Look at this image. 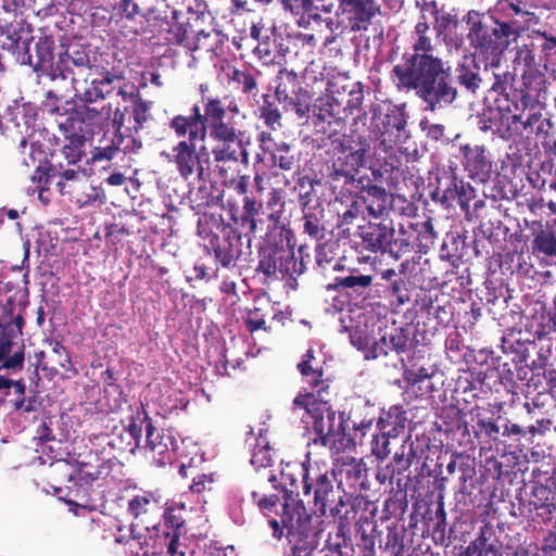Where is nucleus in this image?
<instances>
[{"mask_svg":"<svg viewBox=\"0 0 556 556\" xmlns=\"http://www.w3.org/2000/svg\"><path fill=\"white\" fill-rule=\"evenodd\" d=\"M391 79L399 91L414 93L426 111L454 106L459 97L453 68L439 53L397 61L391 70Z\"/></svg>","mask_w":556,"mask_h":556,"instance_id":"obj_2","label":"nucleus"},{"mask_svg":"<svg viewBox=\"0 0 556 556\" xmlns=\"http://www.w3.org/2000/svg\"><path fill=\"white\" fill-rule=\"evenodd\" d=\"M2 48L8 50L20 64L30 62V43L34 40L33 29L29 24L14 22L5 25L0 30Z\"/></svg>","mask_w":556,"mask_h":556,"instance_id":"obj_23","label":"nucleus"},{"mask_svg":"<svg viewBox=\"0 0 556 556\" xmlns=\"http://www.w3.org/2000/svg\"><path fill=\"white\" fill-rule=\"evenodd\" d=\"M100 440V445H102V447H105L106 452H111L112 454H115L114 452H119L121 454L129 452L131 454H135L136 450L130 448V441L127 439L125 432H122L118 435L105 434L102 435Z\"/></svg>","mask_w":556,"mask_h":556,"instance_id":"obj_64","label":"nucleus"},{"mask_svg":"<svg viewBox=\"0 0 556 556\" xmlns=\"http://www.w3.org/2000/svg\"><path fill=\"white\" fill-rule=\"evenodd\" d=\"M164 506L161 495L141 491L128 501L127 513L132 517L135 526L143 527L147 531H160Z\"/></svg>","mask_w":556,"mask_h":556,"instance_id":"obj_16","label":"nucleus"},{"mask_svg":"<svg viewBox=\"0 0 556 556\" xmlns=\"http://www.w3.org/2000/svg\"><path fill=\"white\" fill-rule=\"evenodd\" d=\"M457 75L455 76L456 85L463 86L469 93L476 94L482 85V77L480 76V66L477 64L476 59L466 58L456 68Z\"/></svg>","mask_w":556,"mask_h":556,"instance_id":"obj_45","label":"nucleus"},{"mask_svg":"<svg viewBox=\"0 0 556 556\" xmlns=\"http://www.w3.org/2000/svg\"><path fill=\"white\" fill-rule=\"evenodd\" d=\"M386 334L391 346V351L401 357L400 359L403 367H406L405 361L402 356L404 354H408L418 344L414 329L409 325H406L404 327L393 328L390 332H386Z\"/></svg>","mask_w":556,"mask_h":556,"instance_id":"obj_42","label":"nucleus"},{"mask_svg":"<svg viewBox=\"0 0 556 556\" xmlns=\"http://www.w3.org/2000/svg\"><path fill=\"white\" fill-rule=\"evenodd\" d=\"M223 236L214 235L210 240V249L212 250L216 263L227 269L237 266L238 260L243 254L244 242L242 232L235 227L227 225L223 227Z\"/></svg>","mask_w":556,"mask_h":556,"instance_id":"obj_17","label":"nucleus"},{"mask_svg":"<svg viewBox=\"0 0 556 556\" xmlns=\"http://www.w3.org/2000/svg\"><path fill=\"white\" fill-rule=\"evenodd\" d=\"M359 199L374 218H382L387 214L388 207L394 208L396 202L406 204V207L401 208L402 213H405L406 210L412 211L413 207V204L408 203L405 198L388 193L386 188L380 185L368 188V194L359 195Z\"/></svg>","mask_w":556,"mask_h":556,"instance_id":"obj_33","label":"nucleus"},{"mask_svg":"<svg viewBox=\"0 0 556 556\" xmlns=\"http://www.w3.org/2000/svg\"><path fill=\"white\" fill-rule=\"evenodd\" d=\"M527 239L533 255L544 258H556V217L553 220H527Z\"/></svg>","mask_w":556,"mask_h":556,"instance_id":"obj_22","label":"nucleus"},{"mask_svg":"<svg viewBox=\"0 0 556 556\" xmlns=\"http://www.w3.org/2000/svg\"><path fill=\"white\" fill-rule=\"evenodd\" d=\"M406 412H404L399 406H392L389 408L388 412H384L380 416L378 420V426L380 431H383L384 434L393 437L394 439L404 432L406 428Z\"/></svg>","mask_w":556,"mask_h":556,"instance_id":"obj_46","label":"nucleus"},{"mask_svg":"<svg viewBox=\"0 0 556 556\" xmlns=\"http://www.w3.org/2000/svg\"><path fill=\"white\" fill-rule=\"evenodd\" d=\"M405 532L404 528L388 527L384 544L380 546L379 556H405Z\"/></svg>","mask_w":556,"mask_h":556,"instance_id":"obj_51","label":"nucleus"},{"mask_svg":"<svg viewBox=\"0 0 556 556\" xmlns=\"http://www.w3.org/2000/svg\"><path fill=\"white\" fill-rule=\"evenodd\" d=\"M282 99L276 94H264L263 103L258 108V117L264 122L269 130H277L281 127V112L279 104Z\"/></svg>","mask_w":556,"mask_h":556,"instance_id":"obj_49","label":"nucleus"},{"mask_svg":"<svg viewBox=\"0 0 556 556\" xmlns=\"http://www.w3.org/2000/svg\"><path fill=\"white\" fill-rule=\"evenodd\" d=\"M51 352L49 355V362L51 363V370L58 372L63 370L67 377H74L78 375L77 368L74 366L67 349L59 341H49Z\"/></svg>","mask_w":556,"mask_h":556,"instance_id":"obj_47","label":"nucleus"},{"mask_svg":"<svg viewBox=\"0 0 556 556\" xmlns=\"http://www.w3.org/2000/svg\"><path fill=\"white\" fill-rule=\"evenodd\" d=\"M525 87L513 90L514 103L508 130V141L532 136L535 110L540 106V93L543 88L541 77L525 76Z\"/></svg>","mask_w":556,"mask_h":556,"instance_id":"obj_8","label":"nucleus"},{"mask_svg":"<svg viewBox=\"0 0 556 556\" xmlns=\"http://www.w3.org/2000/svg\"><path fill=\"white\" fill-rule=\"evenodd\" d=\"M63 142L60 148L54 147L51 157L64 160L67 166L76 165L85 156L86 143L93 136L91 130L85 129L83 119H66L60 125Z\"/></svg>","mask_w":556,"mask_h":556,"instance_id":"obj_15","label":"nucleus"},{"mask_svg":"<svg viewBox=\"0 0 556 556\" xmlns=\"http://www.w3.org/2000/svg\"><path fill=\"white\" fill-rule=\"evenodd\" d=\"M406 117L403 112L392 111L384 115L382 119V129H378L376 136H383L386 134L394 135L395 137H400L401 132L406 127Z\"/></svg>","mask_w":556,"mask_h":556,"instance_id":"obj_61","label":"nucleus"},{"mask_svg":"<svg viewBox=\"0 0 556 556\" xmlns=\"http://www.w3.org/2000/svg\"><path fill=\"white\" fill-rule=\"evenodd\" d=\"M409 228L415 232V240L419 252H427L433 247L437 232L431 219L419 223H409Z\"/></svg>","mask_w":556,"mask_h":556,"instance_id":"obj_54","label":"nucleus"},{"mask_svg":"<svg viewBox=\"0 0 556 556\" xmlns=\"http://www.w3.org/2000/svg\"><path fill=\"white\" fill-rule=\"evenodd\" d=\"M445 178L446 182L442 189L443 205L448 207L456 202L465 216L468 217L470 214V201L476 198V189L470 182L459 177L455 168H451Z\"/></svg>","mask_w":556,"mask_h":556,"instance_id":"obj_29","label":"nucleus"},{"mask_svg":"<svg viewBox=\"0 0 556 556\" xmlns=\"http://www.w3.org/2000/svg\"><path fill=\"white\" fill-rule=\"evenodd\" d=\"M329 400H317L314 393H299L293 402V410L304 409L313 419V429L317 435L315 443L332 446L342 442L348 428L344 413H338L329 405Z\"/></svg>","mask_w":556,"mask_h":556,"instance_id":"obj_6","label":"nucleus"},{"mask_svg":"<svg viewBox=\"0 0 556 556\" xmlns=\"http://www.w3.org/2000/svg\"><path fill=\"white\" fill-rule=\"evenodd\" d=\"M556 477H546L544 482L534 481L531 486L529 498L530 510L535 511V516L541 522L547 523L553 518L556 510Z\"/></svg>","mask_w":556,"mask_h":556,"instance_id":"obj_27","label":"nucleus"},{"mask_svg":"<svg viewBox=\"0 0 556 556\" xmlns=\"http://www.w3.org/2000/svg\"><path fill=\"white\" fill-rule=\"evenodd\" d=\"M281 4L285 12H290L293 15L306 13L313 20L320 18V14L314 13V0H271Z\"/></svg>","mask_w":556,"mask_h":556,"instance_id":"obj_62","label":"nucleus"},{"mask_svg":"<svg viewBox=\"0 0 556 556\" xmlns=\"http://www.w3.org/2000/svg\"><path fill=\"white\" fill-rule=\"evenodd\" d=\"M502 544L491 526H483L479 535L464 551V556H501Z\"/></svg>","mask_w":556,"mask_h":556,"instance_id":"obj_39","label":"nucleus"},{"mask_svg":"<svg viewBox=\"0 0 556 556\" xmlns=\"http://www.w3.org/2000/svg\"><path fill=\"white\" fill-rule=\"evenodd\" d=\"M458 24L457 16L445 10L442 14L435 16L433 21V29L437 38L447 42L451 40V35L455 33Z\"/></svg>","mask_w":556,"mask_h":556,"instance_id":"obj_57","label":"nucleus"},{"mask_svg":"<svg viewBox=\"0 0 556 556\" xmlns=\"http://www.w3.org/2000/svg\"><path fill=\"white\" fill-rule=\"evenodd\" d=\"M370 143L367 137L357 136L356 139L344 136L340 143V154L333 159L327 174L328 182L337 188L339 182L351 185L358 175L359 169L365 166Z\"/></svg>","mask_w":556,"mask_h":556,"instance_id":"obj_11","label":"nucleus"},{"mask_svg":"<svg viewBox=\"0 0 556 556\" xmlns=\"http://www.w3.org/2000/svg\"><path fill=\"white\" fill-rule=\"evenodd\" d=\"M511 352L515 354L513 362L515 368L517 366H530L533 358L538 355V337L533 340H527L525 342L516 341L510 346Z\"/></svg>","mask_w":556,"mask_h":556,"instance_id":"obj_56","label":"nucleus"},{"mask_svg":"<svg viewBox=\"0 0 556 556\" xmlns=\"http://www.w3.org/2000/svg\"><path fill=\"white\" fill-rule=\"evenodd\" d=\"M476 20H472L469 13L470 28L468 37L471 43L482 53L500 55L508 47L517 42L521 27L513 26L507 21L494 20L493 25H488L476 13Z\"/></svg>","mask_w":556,"mask_h":556,"instance_id":"obj_12","label":"nucleus"},{"mask_svg":"<svg viewBox=\"0 0 556 556\" xmlns=\"http://www.w3.org/2000/svg\"><path fill=\"white\" fill-rule=\"evenodd\" d=\"M536 67H547L556 59V36L547 31L531 30L526 35Z\"/></svg>","mask_w":556,"mask_h":556,"instance_id":"obj_36","label":"nucleus"},{"mask_svg":"<svg viewBox=\"0 0 556 556\" xmlns=\"http://www.w3.org/2000/svg\"><path fill=\"white\" fill-rule=\"evenodd\" d=\"M378 534L377 526L367 517L359 519L355 523V540L357 556H375L376 538Z\"/></svg>","mask_w":556,"mask_h":556,"instance_id":"obj_43","label":"nucleus"},{"mask_svg":"<svg viewBox=\"0 0 556 556\" xmlns=\"http://www.w3.org/2000/svg\"><path fill=\"white\" fill-rule=\"evenodd\" d=\"M200 103H194L189 113H179L173 118L204 138L208 135L216 142L212 155L219 173L225 172L219 163H238L240 156L242 162H248L249 153L243 148L242 132L232 117L227 116L225 101L218 96L202 94Z\"/></svg>","mask_w":556,"mask_h":556,"instance_id":"obj_3","label":"nucleus"},{"mask_svg":"<svg viewBox=\"0 0 556 556\" xmlns=\"http://www.w3.org/2000/svg\"><path fill=\"white\" fill-rule=\"evenodd\" d=\"M304 91L294 71L282 68L277 75V86L275 94L279 99H291L293 94Z\"/></svg>","mask_w":556,"mask_h":556,"instance_id":"obj_50","label":"nucleus"},{"mask_svg":"<svg viewBox=\"0 0 556 556\" xmlns=\"http://www.w3.org/2000/svg\"><path fill=\"white\" fill-rule=\"evenodd\" d=\"M184 513V506H164V514L162 515V521L165 528L164 540L166 544V552L170 556H185L184 552H178L179 538L187 532Z\"/></svg>","mask_w":556,"mask_h":556,"instance_id":"obj_31","label":"nucleus"},{"mask_svg":"<svg viewBox=\"0 0 556 556\" xmlns=\"http://www.w3.org/2000/svg\"><path fill=\"white\" fill-rule=\"evenodd\" d=\"M526 7L527 4L520 0L498 1L496 4V10L502 11L505 16L509 18L507 21L509 24L521 27V29H518L519 37L525 31H528L532 25H536L539 23L536 14L528 11Z\"/></svg>","mask_w":556,"mask_h":556,"instance_id":"obj_38","label":"nucleus"},{"mask_svg":"<svg viewBox=\"0 0 556 556\" xmlns=\"http://www.w3.org/2000/svg\"><path fill=\"white\" fill-rule=\"evenodd\" d=\"M11 389H13L14 397L8 401L9 405L13 410L17 408V402L25 400L26 397V384L23 379L13 380L7 376H0V392L5 396L11 395Z\"/></svg>","mask_w":556,"mask_h":556,"instance_id":"obj_58","label":"nucleus"},{"mask_svg":"<svg viewBox=\"0 0 556 556\" xmlns=\"http://www.w3.org/2000/svg\"><path fill=\"white\" fill-rule=\"evenodd\" d=\"M417 247L415 240V232L404 225H400L399 235L396 238L392 237V252L396 255L412 252Z\"/></svg>","mask_w":556,"mask_h":556,"instance_id":"obj_60","label":"nucleus"},{"mask_svg":"<svg viewBox=\"0 0 556 556\" xmlns=\"http://www.w3.org/2000/svg\"><path fill=\"white\" fill-rule=\"evenodd\" d=\"M361 213L359 204L357 201H353L344 212L338 214L337 228L339 235L342 237H349L351 235V226L358 218Z\"/></svg>","mask_w":556,"mask_h":556,"instance_id":"obj_63","label":"nucleus"},{"mask_svg":"<svg viewBox=\"0 0 556 556\" xmlns=\"http://www.w3.org/2000/svg\"><path fill=\"white\" fill-rule=\"evenodd\" d=\"M332 271L339 273L326 286L327 291H334L339 295L333 298V307L341 312L346 304L355 301L371 287L374 277L364 275L358 268H345L342 262H334Z\"/></svg>","mask_w":556,"mask_h":556,"instance_id":"obj_14","label":"nucleus"},{"mask_svg":"<svg viewBox=\"0 0 556 556\" xmlns=\"http://www.w3.org/2000/svg\"><path fill=\"white\" fill-rule=\"evenodd\" d=\"M329 477L337 481L338 489H350L357 492L367 490V468L363 459L352 456H341L332 465Z\"/></svg>","mask_w":556,"mask_h":556,"instance_id":"obj_18","label":"nucleus"},{"mask_svg":"<svg viewBox=\"0 0 556 556\" xmlns=\"http://www.w3.org/2000/svg\"><path fill=\"white\" fill-rule=\"evenodd\" d=\"M298 370L312 390L309 393H314L317 400L328 399L331 380L329 377H325L324 368L317 362L313 349H308L303 355L302 361L298 364Z\"/></svg>","mask_w":556,"mask_h":556,"instance_id":"obj_28","label":"nucleus"},{"mask_svg":"<svg viewBox=\"0 0 556 556\" xmlns=\"http://www.w3.org/2000/svg\"><path fill=\"white\" fill-rule=\"evenodd\" d=\"M311 202L309 192L300 195L303 233L308 236L311 240L319 242L326 237L325 208L319 203L312 204Z\"/></svg>","mask_w":556,"mask_h":556,"instance_id":"obj_32","label":"nucleus"},{"mask_svg":"<svg viewBox=\"0 0 556 556\" xmlns=\"http://www.w3.org/2000/svg\"><path fill=\"white\" fill-rule=\"evenodd\" d=\"M99 77L90 79V87L85 89L78 98L84 103H93L98 100H103L106 94L111 92L106 87L111 86L116 80H123L125 78L123 72L109 71L105 67L98 65V72H93Z\"/></svg>","mask_w":556,"mask_h":556,"instance_id":"obj_37","label":"nucleus"},{"mask_svg":"<svg viewBox=\"0 0 556 556\" xmlns=\"http://www.w3.org/2000/svg\"><path fill=\"white\" fill-rule=\"evenodd\" d=\"M314 125L329 137L340 132L348 118L342 104L332 96L320 97L313 106Z\"/></svg>","mask_w":556,"mask_h":556,"instance_id":"obj_20","label":"nucleus"},{"mask_svg":"<svg viewBox=\"0 0 556 556\" xmlns=\"http://www.w3.org/2000/svg\"><path fill=\"white\" fill-rule=\"evenodd\" d=\"M23 327L17 330L15 324L10 326H0V362L1 368L16 372L24 366L25 346L23 343L14 342V339L22 336Z\"/></svg>","mask_w":556,"mask_h":556,"instance_id":"obj_26","label":"nucleus"},{"mask_svg":"<svg viewBox=\"0 0 556 556\" xmlns=\"http://www.w3.org/2000/svg\"><path fill=\"white\" fill-rule=\"evenodd\" d=\"M168 128L178 139V142L172 148L169 162L175 164L176 170L182 179L188 180L193 176L202 178L204 168L197 142H203L206 138L181 124L177 118H169Z\"/></svg>","mask_w":556,"mask_h":556,"instance_id":"obj_9","label":"nucleus"},{"mask_svg":"<svg viewBox=\"0 0 556 556\" xmlns=\"http://www.w3.org/2000/svg\"><path fill=\"white\" fill-rule=\"evenodd\" d=\"M344 10L353 14V30H366L371 18L379 11L374 0H339Z\"/></svg>","mask_w":556,"mask_h":556,"instance_id":"obj_41","label":"nucleus"},{"mask_svg":"<svg viewBox=\"0 0 556 556\" xmlns=\"http://www.w3.org/2000/svg\"><path fill=\"white\" fill-rule=\"evenodd\" d=\"M228 78L233 88L245 96L255 97L258 93V84L256 76L248 70L233 68Z\"/></svg>","mask_w":556,"mask_h":556,"instance_id":"obj_53","label":"nucleus"},{"mask_svg":"<svg viewBox=\"0 0 556 556\" xmlns=\"http://www.w3.org/2000/svg\"><path fill=\"white\" fill-rule=\"evenodd\" d=\"M508 73L504 74V78L500 74H494V83L491 89L498 93L494 100V106H489L483 110L479 116V129L483 132L491 131L493 135L498 136L501 139L508 141L509 123L513 111V97L514 88L508 86Z\"/></svg>","mask_w":556,"mask_h":556,"instance_id":"obj_13","label":"nucleus"},{"mask_svg":"<svg viewBox=\"0 0 556 556\" xmlns=\"http://www.w3.org/2000/svg\"><path fill=\"white\" fill-rule=\"evenodd\" d=\"M556 332V318L549 314L540 315V321L534 330L538 337V355L532 359V369L548 368L547 363L553 354V341L548 336Z\"/></svg>","mask_w":556,"mask_h":556,"instance_id":"obj_34","label":"nucleus"},{"mask_svg":"<svg viewBox=\"0 0 556 556\" xmlns=\"http://www.w3.org/2000/svg\"><path fill=\"white\" fill-rule=\"evenodd\" d=\"M33 50L30 62H24L23 65L30 66L38 77L46 76L50 79L56 61L54 37L48 34L38 36Z\"/></svg>","mask_w":556,"mask_h":556,"instance_id":"obj_30","label":"nucleus"},{"mask_svg":"<svg viewBox=\"0 0 556 556\" xmlns=\"http://www.w3.org/2000/svg\"><path fill=\"white\" fill-rule=\"evenodd\" d=\"M96 58L89 45L81 42H70L62 45L56 52V61L50 80L70 81L78 97L79 87L86 85L98 72Z\"/></svg>","mask_w":556,"mask_h":556,"instance_id":"obj_7","label":"nucleus"},{"mask_svg":"<svg viewBox=\"0 0 556 556\" xmlns=\"http://www.w3.org/2000/svg\"><path fill=\"white\" fill-rule=\"evenodd\" d=\"M29 270L12 267L11 273L2 276L0 292L4 302L0 311V326L15 324L17 330L24 327V314L29 304Z\"/></svg>","mask_w":556,"mask_h":556,"instance_id":"obj_10","label":"nucleus"},{"mask_svg":"<svg viewBox=\"0 0 556 556\" xmlns=\"http://www.w3.org/2000/svg\"><path fill=\"white\" fill-rule=\"evenodd\" d=\"M117 455L106 452L105 447L99 450H90L85 460L77 462L75 466L68 463H62V471L67 479L66 494L63 496L62 489L56 488L55 494L65 502L72 504L75 498H85L89 494V489L96 480L109 476L113 467L117 463Z\"/></svg>","mask_w":556,"mask_h":556,"instance_id":"obj_4","label":"nucleus"},{"mask_svg":"<svg viewBox=\"0 0 556 556\" xmlns=\"http://www.w3.org/2000/svg\"><path fill=\"white\" fill-rule=\"evenodd\" d=\"M36 170L31 176V180L39 186V195L41 197L43 190H48V186L54 179V172L60 169L59 160L49 159L48 164H37Z\"/></svg>","mask_w":556,"mask_h":556,"instance_id":"obj_59","label":"nucleus"},{"mask_svg":"<svg viewBox=\"0 0 556 556\" xmlns=\"http://www.w3.org/2000/svg\"><path fill=\"white\" fill-rule=\"evenodd\" d=\"M501 419V416H498L495 420L492 417L477 413L476 426L473 427L475 437L478 439L483 438L485 441H500L502 425H500L497 421Z\"/></svg>","mask_w":556,"mask_h":556,"instance_id":"obj_52","label":"nucleus"},{"mask_svg":"<svg viewBox=\"0 0 556 556\" xmlns=\"http://www.w3.org/2000/svg\"><path fill=\"white\" fill-rule=\"evenodd\" d=\"M516 46L514 48L515 55L513 59V64L515 65V68L517 66H522L523 73L521 75V84L519 87H525V76L531 75L535 77H541L543 80V84L545 83L543 75H541L538 72V67L534 61V56L532 55V51L530 48V45L528 41H526V36L521 35L517 42H515Z\"/></svg>","mask_w":556,"mask_h":556,"instance_id":"obj_44","label":"nucleus"},{"mask_svg":"<svg viewBox=\"0 0 556 556\" xmlns=\"http://www.w3.org/2000/svg\"><path fill=\"white\" fill-rule=\"evenodd\" d=\"M285 502L279 519L270 518L269 527L273 536L281 540L286 536L294 556H311L318 547L320 530L314 525V516L308 513L303 500L313 496V503L321 517L327 513L338 521L349 525L350 514L359 507L364 498L353 496L345 489H336L329 471L318 464L308 460L299 464H288L281 470Z\"/></svg>","mask_w":556,"mask_h":556,"instance_id":"obj_1","label":"nucleus"},{"mask_svg":"<svg viewBox=\"0 0 556 556\" xmlns=\"http://www.w3.org/2000/svg\"><path fill=\"white\" fill-rule=\"evenodd\" d=\"M144 414H148V412L144 405L140 403V405L136 407V412L131 416L129 425L124 429L127 439L130 441L131 450H137L140 446L143 426L147 429V421L140 418L141 416L143 417Z\"/></svg>","mask_w":556,"mask_h":556,"instance_id":"obj_55","label":"nucleus"},{"mask_svg":"<svg viewBox=\"0 0 556 556\" xmlns=\"http://www.w3.org/2000/svg\"><path fill=\"white\" fill-rule=\"evenodd\" d=\"M430 29L426 15L421 16V21L417 22L410 35V43L402 52L397 61H410L414 58H422L438 53L435 45L431 37L428 36Z\"/></svg>","mask_w":556,"mask_h":556,"instance_id":"obj_35","label":"nucleus"},{"mask_svg":"<svg viewBox=\"0 0 556 556\" xmlns=\"http://www.w3.org/2000/svg\"><path fill=\"white\" fill-rule=\"evenodd\" d=\"M517 377L520 381H525L527 392L530 393V389L533 391L548 392V368L544 369H532V366H517Z\"/></svg>","mask_w":556,"mask_h":556,"instance_id":"obj_48","label":"nucleus"},{"mask_svg":"<svg viewBox=\"0 0 556 556\" xmlns=\"http://www.w3.org/2000/svg\"><path fill=\"white\" fill-rule=\"evenodd\" d=\"M125 136L122 132H105L99 141V146L94 147L91 152V163H100L113 160L119 152H130L128 144H125Z\"/></svg>","mask_w":556,"mask_h":556,"instance_id":"obj_40","label":"nucleus"},{"mask_svg":"<svg viewBox=\"0 0 556 556\" xmlns=\"http://www.w3.org/2000/svg\"><path fill=\"white\" fill-rule=\"evenodd\" d=\"M147 421L146 452L151 462L157 467H165L175 459V452L178 448L177 440L169 433L159 432L153 425L149 414L140 417Z\"/></svg>","mask_w":556,"mask_h":556,"instance_id":"obj_19","label":"nucleus"},{"mask_svg":"<svg viewBox=\"0 0 556 556\" xmlns=\"http://www.w3.org/2000/svg\"><path fill=\"white\" fill-rule=\"evenodd\" d=\"M54 146H59V138L47 129L34 132L29 139L22 138L18 143V151L22 154V163L26 167H34L37 164H48Z\"/></svg>","mask_w":556,"mask_h":556,"instance_id":"obj_21","label":"nucleus"},{"mask_svg":"<svg viewBox=\"0 0 556 556\" xmlns=\"http://www.w3.org/2000/svg\"><path fill=\"white\" fill-rule=\"evenodd\" d=\"M395 235L393 222L381 219L380 222H368L358 227V236L362 239L363 248L372 253L392 252V237Z\"/></svg>","mask_w":556,"mask_h":556,"instance_id":"obj_25","label":"nucleus"},{"mask_svg":"<svg viewBox=\"0 0 556 556\" xmlns=\"http://www.w3.org/2000/svg\"><path fill=\"white\" fill-rule=\"evenodd\" d=\"M257 256L255 273L262 276L264 285L285 280L287 286L295 289L298 277L306 271L303 260L298 261L293 248L282 242H265L258 248Z\"/></svg>","mask_w":556,"mask_h":556,"instance_id":"obj_5","label":"nucleus"},{"mask_svg":"<svg viewBox=\"0 0 556 556\" xmlns=\"http://www.w3.org/2000/svg\"><path fill=\"white\" fill-rule=\"evenodd\" d=\"M462 165L471 179L485 182L492 173V160L484 144L462 143L458 147Z\"/></svg>","mask_w":556,"mask_h":556,"instance_id":"obj_24","label":"nucleus"}]
</instances>
